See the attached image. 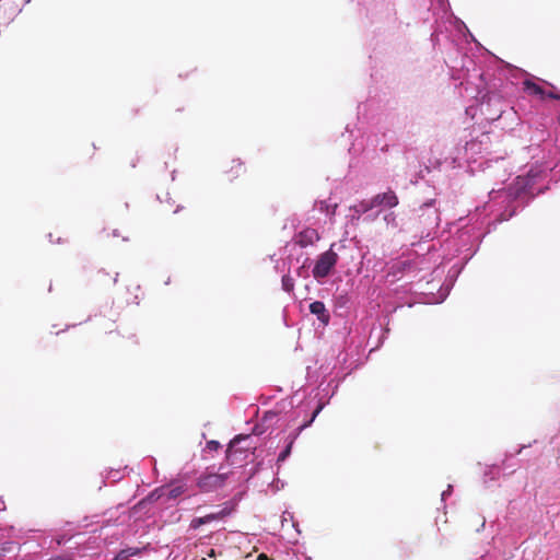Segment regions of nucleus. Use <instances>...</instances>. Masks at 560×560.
Returning <instances> with one entry per match:
<instances>
[{
	"label": "nucleus",
	"instance_id": "nucleus-1",
	"mask_svg": "<svg viewBox=\"0 0 560 560\" xmlns=\"http://www.w3.org/2000/svg\"><path fill=\"white\" fill-rule=\"evenodd\" d=\"M232 472H211L205 471L197 479V487L203 493L218 491L225 487Z\"/></svg>",
	"mask_w": 560,
	"mask_h": 560
},
{
	"label": "nucleus",
	"instance_id": "nucleus-2",
	"mask_svg": "<svg viewBox=\"0 0 560 560\" xmlns=\"http://www.w3.org/2000/svg\"><path fill=\"white\" fill-rule=\"evenodd\" d=\"M334 244L328 250L320 254L313 268V276L315 279L326 278L338 261V254L332 249Z\"/></svg>",
	"mask_w": 560,
	"mask_h": 560
},
{
	"label": "nucleus",
	"instance_id": "nucleus-3",
	"mask_svg": "<svg viewBox=\"0 0 560 560\" xmlns=\"http://www.w3.org/2000/svg\"><path fill=\"white\" fill-rule=\"evenodd\" d=\"M30 0H0V25L8 24Z\"/></svg>",
	"mask_w": 560,
	"mask_h": 560
},
{
	"label": "nucleus",
	"instance_id": "nucleus-4",
	"mask_svg": "<svg viewBox=\"0 0 560 560\" xmlns=\"http://www.w3.org/2000/svg\"><path fill=\"white\" fill-rule=\"evenodd\" d=\"M374 208H394L398 205V197L393 190H388L383 194H377L372 198Z\"/></svg>",
	"mask_w": 560,
	"mask_h": 560
},
{
	"label": "nucleus",
	"instance_id": "nucleus-5",
	"mask_svg": "<svg viewBox=\"0 0 560 560\" xmlns=\"http://www.w3.org/2000/svg\"><path fill=\"white\" fill-rule=\"evenodd\" d=\"M319 240V235L315 229H304L295 236V243L301 247L313 245Z\"/></svg>",
	"mask_w": 560,
	"mask_h": 560
},
{
	"label": "nucleus",
	"instance_id": "nucleus-6",
	"mask_svg": "<svg viewBox=\"0 0 560 560\" xmlns=\"http://www.w3.org/2000/svg\"><path fill=\"white\" fill-rule=\"evenodd\" d=\"M246 173V167L240 159H233L225 168L228 180L233 182Z\"/></svg>",
	"mask_w": 560,
	"mask_h": 560
},
{
	"label": "nucleus",
	"instance_id": "nucleus-7",
	"mask_svg": "<svg viewBox=\"0 0 560 560\" xmlns=\"http://www.w3.org/2000/svg\"><path fill=\"white\" fill-rule=\"evenodd\" d=\"M236 504L233 502H225L222 504L221 509L218 512L209 513L207 514L208 523L224 520L225 517L230 516L234 510Z\"/></svg>",
	"mask_w": 560,
	"mask_h": 560
},
{
	"label": "nucleus",
	"instance_id": "nucleus-8",
	"mask_svg": "<svg viewBox=\"0 0 560 560\" xmlns=\"http://www.w3.org/2000/svg\"><path fill=\"white\" fill-rule=\"evenodd\" d=\"M310 312L317 316L318 320L323 324L327 325L329 323L330 316L326 310V306L320 301H315L310 304Z\"/></svg>",
	"mask_w": 560,
	"mask_h": 560
},
{
	"label": "nucleus",
	"instance_id": "nucleus-9",
	"mask_svg": "<svg viewBox=\"0 0 560 560\" xmlns=\"http://www.w3.org/2000/svg\"><path fill=\"white\" fill-rule=\"evenodd\" d=\"M523 84H524V90L527 93L537 95L540 98L545 97V95H546L545 90L540 85H538L537 83H535V82H533L530 80H525Z\"/></svg>",
	"mask_w": 560,
	"mask_h": 560
},
{
	"label": "nucleus",
	"instance_id": "nucleus-10",
	"mask_svg": "<svg viewBox=\"0 0 560 560\" xmlns=\"http://www.w3.org/2000/svg\"><path fill=\"white\" fill-rule=\"evenodd\" d=\"M140 551L141 550L136 547H129V548L122 549L116 556V560H128L130 557L139 555Z\"/></svg>",
	"mask_w": 560,
	"mask_h": 560
},
{
	"label": "nucleus",
	"instance_id": "nucleus-11",
	"mask_svg": "<svg viewBox=\"0 0 560 560\" xmlns=\"http://www.w3.org/2000/svg\"><path fill=\"white\" fill-rule=\"evenodd\" d=\"M374 208L372 199L371 200H363L359 205L354 206L353 209L357 213H365Z\"/></svg>",
	"mask_w": 560,
	"mask_h": 560
},
{
	"label": "nucleus",
	"instance_id": "nucleus-12",
	"mask_svg": "<svg viewBox=\"0 0 560 560\" xmlns=\"http://www.w3.org/2000/svg\"><path fill=\"white\" fill-rule=\"evenodd\" d=\"M282 289L291 293L294 290V279L290 275H284L281 280Z\"/></svg>",
	"mask_w": 560,
	"mask_h": 560
},
{
	"label": "nucleus",
	"instance_id": "nucleus-13",
	"mask_svg": "<svg viewBox=\"0 0 560 560\" xmlns=\"http://www.w3.org/2000/svg\"><path fill=\"white\" fill-rule=\"evenodd\" d=\"M205 524H209L206 515H205V516H201V517H196V518H194V520L191 521L190 526H191L192 528H198V527H200L201 525H205Z\"/></svg>",
	"mask_w": 560,
	"mask_h": 560
},
{
	"label": "nucleus",
	"instance_id": "nucleus-14",
	"mask_svg": "<svg viewBox=\"0 0 560 560\" xmlns=\"http://www.w3.org/2000/svg\"><path fill=\"white\" fill-rule=\"evenodd\" d=\"M183 493H184V488L182 486L174 487L170 490L168 498L176 499L177 497H179Z\"/></svg>",
	"mask_w": 560,
	"mask_h": 560
},
{
	"label": "nucleus",
	"instance_id": "nucleus-15",
	"mask_svg": "<svg viewBox=\"0 0 560 560\" xmlns=\"http://www.w3.org/2000/svg\"><path fill=\"white\" fill-rule=\"evenodd\" d=\"M292 443H290L278 456V462H283L291 452Z\"/></svg>",
	"mask_w": 560,
	"mask_h": 560
},
{
	"label": "nucleus",
	"instance_id": "nucleus-16",
	"mask_svg": "<svg viewBox=\"0 0 560 560\" xmlns=\"http://www.w3.org/2000/svg\"><path fill=\"white\" fill-rule=\"evenodd\" d=\"M545 97L553 98V100H560V95L555 92L546 93Z\"/></svg>",
	"mask_w": 560,
	"mask_h": 560
},
{
	"label": "nucleus",
	"instance_id": "nucleus-17",
	"mask_svg": "<svg viewBox=\"0 0 560 560\" xmlns=\"http://www.w3.org/2000/svg\"><path fill=\"white\" fill-rule=\"evenodd\" d=\"M208 446H209V448H211V450H218V448H219V446H220V444H219V442H217V441H210V442L208 443Z\"/></svg>",
	"mask_w": 560,
	"mask_h": 560
},
{
	"label": "nucleus",
	"instance_id": "nucleus-18",
	"mask_svg": "<svg viewBox=\"0 0 560 560\" xmlns=\"http://www.w3.org/2000/svg\"><path fill=\"white\" fill-rule=\"evenodd\" d=\"M236 441H237V439H234V440L230 443V445H229V447H228V450H226V457H230V454H231L232 448H233V446H234V443H235Z\"/></svg>",
	"mask_w": 560,
	"mask_h": 560
},
{
	"label": "nucleus",
	"instance_id": "nucleus-19",
	"mask_svg": "<svg viewBox=\"0 0 560 560\" xmlns=\"http://www.w3.org/2000/svg\"><path fill=\"white\" fill-rule=\"evenodd\" d=\"M257 560H271L267 555L265 553H260L258 557H257Z\"/></svg>",
	"mask_w": 560,
	"mask_h": 560
},
{
	"label": "nucleus",
	"instance_id": "nucleus-20",
	"mask_svg": "<svg viewBox=\"0 0 560 560\" xmlns=\"http://www.w3.org/2000/svg\"><path fill=\"white\" fill-rule=\"evenodd\" d=\"M303 271H304V266L300 267V268L296 270L298 276L302 277V276H303Z\"/></svg>",
	"mask_w": 560,
	"mask_h": 560
},
{
	"label": "nucleus",
	"instance_id": "nucleus-21",
	"mask_svg": "<svg viewBox=\"0 0 560 560\" xmlns=\"http://www.w3.org/2000/svg\"><path fill=\"white\" fill-rule=\"evenodd\" d=\"M136 164H137V160L132 159V161H131V167H136Z\"/></svg>",
	"mask_w": 560,
	"mask_h": 560
},
{
	"label": "nucleus",
	"instance_id": "nucleus-22",
	"mask_svg": "<svg viewBox=\"0 0 560 560\" xmlns=\"http://www.w3.org/2000/svg\"><path fill=\"white\" fill-rule=\"evenodd\" d=\"M319 412V409H317L316 411H314V415H313V418L316 417V415Z\"/></svg>",
	"mask_w": 560,
	"mask_h": 560
},
{
	"label": "nucleus",
	"instance_id": "nucleus-23",
	"mask_svg": "<svg viewBox=\"0 0 560 560\" xmlns=\"http://www.w3.org/2000/svg\"><path fill=\"white\" fill-rule=\"evenodd\" d=\"M213 555H214V550H213V549H211V551H210V556H213Z\"/></svg>",
	"mask_w": 560,
	"mask_h": 560
},
{
	"label": "nucleus",
	"instance_id": "nucleus-24",
	"mask_svg": "<svg viewBox=\"0 0 560 560\" xmlns=\"http://www.w3.org/2000/svg\"><path fill=\"white\" fill-rule=\"evenodd\" d=\"M558 120H559V122H560V116L558 117Z\"/></svg>",
	"mask_w": 560,
	"mask_h": 560
}]
</instances>
